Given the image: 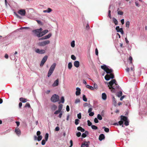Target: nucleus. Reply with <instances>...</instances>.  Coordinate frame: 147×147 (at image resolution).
I'll use <instances>...</instances> for the list:
<instances>
[{
	"instance_id": "nucleus-33",
	"label": "nucleus",
	"mask_w": 147,
	"mask_h": 147,
	"mask_svg": "<svg viewBox=\"0 0 147 147\" xmlns=\"http://www.w3.org/2000/svg\"><path fill=\"white\" fill-rule=\"evenodd\" d=\"M86 86L87 88H89L92 90H94V87L92 86L88 85Z\"/></svg>"
},
{
	"instance_id": "nucleus-27",
	"label": "nucleus",
	"mask_w": 147,
	"mask_h": 147,
	"mask_svg": "<svg viewBox=\"0 0 147 147\" xmlns=\"http://www.w3.org/2000/svg\"><path fill=\"white\" fill-rule=\"evenodd\" d=\"M102 128L104 129V130L106 132L108 133L109 132V129L105 127V126L102 127Z\"/></svg>"
},
{
	"instance_id": "nucleus-53",
	"label": "nucleus",
	"mask_w": 147,
	"mask_h": 147,
	"mask_svg": "<svg viewBox=\"0 0 147 147\" xmlns=\"http://www.w3.org/2000/svg\"><path fill=\"white\" fill-rule=\"evenodd\" d=\"M117 13L118 15H123V11H119Z\"/></svg>"
},
{
	"instance_id": "nucleus-3",
	"label": "nucleus",
	"mask_w": 147,
	"mask_h": 147,
	"mask_svg": "<svg viewBox=\"0 0 147 147\" xmlns=\"http://www.w3.org/2000/svg\"><path fill=\"white\" fill-rule=\"evenodd\" d=\"M56 64L53 63L51 66L47 74V77H49L53 74L56 66Z\"/></svg>"
},
{
	"instance_id": "nucleus-22",
	"label": "nucleus",
	"mask_w": 147,
	"mask_h": 147,
	"mask_svg": "<svg viewBox=\"0 0 147 147\" xmlns=\"http://www.w3.org/2000/svg\"><path fill=\"white\" fill-rule=\"evenodd\" d=\"M57 108V107L55 105H53L51 106V109L53 111H54Z\"/></svg>"
},
{
	"instance_id": "nucleus-28",
	"label": "nucleus",
	"mask_w": 147,
	"mask_h": 147,
	"mask_svg": "<svg viewBox=\"0 0 147 147\" xmlns=\"http://www.w3.org/2000/svg\"><path fill=\"white\" fill-rule=\"evenodd\" d=\"M97 118L100 120H102V119L101 115L100 114H98L97 116Z\"/></svg>"
},
{
	"instance_id": "nucleus-44",
	"label": "nucleus",
	"mask_w": 147,
	"mask_h": 147,
	"mask_svg": "<svg viewBox=\"0 0 147 147\" xmlns=\"http://www.w3.org/2000/svg\"><path fill=\"white\" fill-rule=\"evenodd\" d=\"M113 101L114 103V105L115 106H116L117 102H116V100L115 98V97L114 96H113Z\"/></svg>"
},
{
	"instance_id": "nucleus-11",
	"label": "nucleus",
	"mask_w": 147,
	"mask_h": 147,
	"mask_svg": "<svg viewBox=\"0 0 147 147\" xmlns=\"http://www.w3.org/2000/svg\"><path fill=\"white\" fill-rule=\"evenodd\" d=\"M48 32V30H45L43 31H42H42L40 32V36H38V37H42V36L47 33Z\"/></svg>"
},
{
	"instance_id": "nucleus-26",
	"label": "nucleus",
	"mask_w": 147,
	"mask_h": 147,
	"mask_svg": "<svg viewBox=\"0 0 147 147\" xmlns=\"http://www.w3.org/2000/svg\"><path fill=\"white\" fill-rule=\"evenodd\" d=\"M113 22L115 25L118 24V21L116 18H113Z\"/></svg>"
},
{
	"instance_id": "nucleus-37",
	"label": "nucleus",
	"mask_w": 147,
	"mask_h": 147,
	"mask_svg": "<svg viewBox=\"0 0 147 147\" xmlns=\"http://www.w3.org/2000/svg\"><path fill=\"white\" fill-rule=\"evenodd\" d=\"M71 47H75V41L74 40L72 41L71 43Z\"/></svg>"
},
{
	"instance_id": "nucleus-47",
	"label": "nucleus",
	"mask_w": 147,
	"mask_h": 147,
	"mask_svg": "<svg viewBox=\"0 0 147 147\" xmlns=\"http://www.w3.org/2000/svg\"><path fill=\"white\" fill-rule=\"evenodd\" d=\"M71 59L73 60H76V57L74 55H72L71 56Z\"/></svg>"
},
{
	"instance_id": "nucleus-36",
	"label": "nucleus",
	"mask_w": 147,
	"mask_h": 147,
	"mask_svg": "<svg viewBox=\"0 0 147 147\" xmlns=\"http://www.w3.org/2000/svg\"><path fill=\"white\" fill-rule=\"evenodd\" d=\"M94 130H96L98 129V127L94 125H92L91 127Z\"/></svg>"
},
{
	"instance_id": "nucleus-13",
	"label": "nucleus",
	"mask_w": 147,
	"mask_h": 147,
	"mask_svg": "<svg viewBox=\"0 0 147 147\" xmlns=\"http://www.w3.org/2000/svg\"><path fill=\"white\" fill-rule=\"evenodd\" d=\"M76 90V94L77 96L79 95L81 93V89L79 87H77Z\"/></svg>"
},
{
	"instance_id": "nucleus-19",
	"label": "nucleus",
	"mask_w": 147,
	"mask_h": 147,
	"mask_svg": "<svg viewBox=\"0 0 147 147\" xmlns=\"http://www.w3.org/2000/svg\"><path fill=\"white\" fill-rule=\"evenodd\" d=\"M74 65L75 67H78L80 66L79 62L78 61H75L74 63Z\"/></svg>"
},
{
	"instance_id": "nucleus-29",
	"label": "nucleus",
	"mask_w": 147,
	"mask_h": 147,
	"mask_svg": "<svg viewBox=\"0 0 147 147\" xmlns=\"http://www.w3.org/2000/svg\"><path fill=\"white\" fill-rule=\"evenodd\" d=\"M72 63L71 62H69V63L68 64V68L69 69H71V68L72 67Z\"/></svg>"
},
{
	"instance_id": "nucleus-9",
	"label": "nucleus",
	"mask_w": 147,
	"mask_h": 147,
	"mask_svg": "<svg viewBox=\"0 0 147 147\" xmlns=\"http://www.w3.org/2000/svg\"><path fill=\"white\" fill-rule=\"evenodd\" d=\"M18 13L22 16H24L26 14V11L24 9H21L18 11Z\"/></svg>"
},
{
	"instance_id": "nucleus-50",
	"label": "nucleus",
	"mask_w": 147,
	"mask_h": 147,
	"mask_svg": "<svg viewBox=\"0 0 147 147\" xmlns=\"http://www.w3.org/2000/svg\"><path fill=\"white\" fill-rule=\"evenodd\" d=\"M80 100L79 99H76L75 101V104H77L78 103H80Z\"/></svg>"
},
{
	"instance_id": "nucleus-8",
	"label": "nucleus",
	"mask_w": 147,
	"mask_h": 147,
	"mask_svg": "<svg viewBox=\"0 0 147 147\" xmlns=\"http://www.w3.org/2000/svg\"><path fill=\"white\" fill-rule=\"evenodd\" d=\"M47 58L48 56L47 55H45L44 57L41 62L40 65V67H42L43 65L45 62L46 61Z\"/></svg>"
},
{
	"instance_id": "nucleus-39",
	"label": "nucleus",
	"mask_w": 147,
	"mask_h": 147,
	"mask_svg": "<svg viewBox=\"0 0 147 147\" xmlns=\"http://www.w3.org/2000/svg\"><path fill=\"white\" fill-rule=\"evenodd\" d=\"M82 98L83 100L84 101L86 102L87 101V98L85 95H83Z\"/></svg>"
},
{
	"instance_id": "nucleus-49",
	"label": "nucleus",
	"mask_w": 147,
	"mask_h": 147,
	"mask_svg": "<svg viewBox=\"0 0 147 147\" xmlns=\"http://www.w3.org/2000/svg\"><path fill=\"white\" fill-rule=\"evenodd\" d=\"M111 11L110 10H109L108 15L110 19H111Z\"/></svg>"
},
{
	"instance_id": "nucleus-58",
	"label": "nucleus",
	"mask_w": 147,
	"mask_h": 147,
	"mask_svg": "<svg viewBox=\"0 0 147 147\" xmlns=\"http://www.w3.org/2000/svg\"><path fill=\"white\" fill-rule=\"evenodd\" d=\"M94 122L96 123H97L98 122V119L96 118H95L94 119Z\"/></svg>"
},
{
	"instance_id": "nucleus-30",
	"label": "nucleus",
	"mask_w": 147,
	"mask_h": 147,
	"mask_svg": "<svg viewBox=\"0 0 147 147\" xmlns=\"http://www.w3.org/2000/svg\"><path fill=\"white\" fill-rule=\"evenodd\" d=\"M122 94V92L121 91H120L119 92H118L117 94V96L119 97L121 96Z\"/></svg>"
},
{
	"instance_id": "nucleus-48",
	"label": "nucleus",
	"mask_w": 147,
	"mask_h": 147,
	"mask_svg": "<svg viewBox=\"0 0 147 147\" xmlns=\"http://www.w3.org/2000/svg\"><path fill=\"white\" fill-rule=\"evenodd\" d=\"M77 117L79 119H81V113H80L77 114Z\"/></svg>"
},
{
	"instance_id": "nucleus-54",
	"label": "nucleus",
	"mask_w": 147,
	"mask_h": 147,
	"mask_svg": "<svg viewBox=\"0 0 147 147\" xmlns=\"http://www.w3.org/2000/svg\"><path fill=\"white\" fill-rule=\"evenodd\" d=\"M129 60L130 61L129 62V64H131L132 63V57L131 56L129 57Z\"/></svg>"
},
{
	"instance_id": "nucleus-4",
	"label": "nucleus",
	"mask_w": 147,
	"mask_h": 147,
	"mask_svg": "<svg viewBox=\"0 0 147 147\" xmlns=\"http://www.w3.org/2000/svg\"><path fill=\"white\" fill-rule=\"evenodd\" d=\"M59 96L56 94L53 95L51 98V101L53 102H58L59 100Z\"/></svg>"
},
{
	"instance_id": "nucleus-7",
	"label": "nucleus",
	"mask_w": 147,
	"mask_h": 147,
	"mask_svg": "<svg viewBox=\"0 0 147 147\" xmlns=\"http://www.w3.org/2000/svg\"><path fill=\"white\" fill-rule=\"evenodd\" d=\"M49 40H46L43 41L39 42L38 43V45L40 46H43L49 44Z\"/></svg>"
},
{
	"instance_id": "nucleus-60",
	"label": "nucleus",
	"mask_w": 147,
	"mask_h": 147,
	"mask_svg": "<svg viewBox=\"0 0 147 147\" xmlns=\"http://www.w3.org/2000/svg\"><path fill=\"white\" fill-rule=\"evenodd\" d=\"M70 145L69 147H71L73 146V141L72 140H71L70 141Z\"/></svg>"
},
{
	"instance_id": "nucleus-63",
	"label": "nucleus",
	"mask_w": 147,
	"mask_h": 147,
	"mask_svg": "<svg viewBox=\"0 0 147 147\" xmlns=\"http://www.w3.org/2000/svg\"><path fill=\"white\" fill-rule=\"evenodd\" d=\"M41 132L39 131H38L36 133V135L38 136H40V134Z\"/></svg>"
},
{
	"instance_id": "nucleus-21",
	"label": "nucleus",
	"mask_w": 147,
	"mask_h": 147,
	"mask_svg": "<svg viewBox=\"0 0 147 147\" xmlns=\"http://www.w3.org/2000/svg\"><path fill=\"white\" fill-rule=\"evenodd\" d=\"M107 95L105 93H103L102 94V98L104 100H105L107 99Z\"/></svg>"
},
{
	"instance_id": "nucleus-1",
	"label": "nucleus",
	"mask_w": 147,
	"mask_h": 147,
	"mask_svg": "<svg viewBox=\"0 0 147 147\" xmlns=\"http://www.w3.org/2000/svg\"><path fill=\"white\" fill-rule=\"evenodd\" d=\"M108 85L109 88L113 92H116L117 89H119V87L115 79H113L109 82Z\"/></svg>"
},
{
	"instance_id": "nucleus-42",
	"label": "nucleus",
	"mask_w": 147,
	"mask_h": 147,
	"mask_svg": "<svg viewBox=\"0 0 147 147\" xmlns=\"http://www.w3.org/2000/svg\"><path fill=\"white\" fill-rule=\"evenodd\" d=\"M118 123H119V125H122V126L123 127V121H122L121 120V121H120L118 122Z\"/></svg>"
},
{
	"instance_id": "nucleus-56",
	"label": "nucleus",
	"mask_w": 147,
	"mask_h": 147,
	"mask_svg": "<svg viewBox=\"0 0 147 147\" xmlns=\"http://www.w3.org/2000/svg\"><path fill=\"white\" fill-rule=\"evenodd\" d=\"M60 112H61V111L59 110H57L54 112V114H56V115L57 114H58L59 113H60Z\"/></svg>"
},
{
	"instance_id": "nucleus-34",
	"label": "nucleus",
	"mask_w": 147,
	"mask_h": 147,
	"mask_svg": "<svg viewBox=\"0 0 147 147\" xmlns=\"http://www.w3.org/2000/svg\"><path fill=\"white\" fill-rule=\"evenodd\" d=\"M130 22L129 21H127L126 22V27L128 28L129 27Z\"/></svg>"
},
{
	"instance_id": "nucleus-25",
	"label": "nucleus",
	"mask_w": 147,
	"mask_h": 147,
	"mask_svg": "<svg viewBox=\"0 0 147 147\" xmlns=\"http://www.w3.org/2000/svg\"><path fill=\"white\" fill-rule=\"evenodd\" d=\"M20 101L22 102H25L27 101V100L26 99L24 98H20Z\"/></svg>"
},
{
	"instance_id": "nucleus-40",
	"label": "nucleus",
	"mask_w": 147,
	"mask_h": 147,
	"mask_svg": "<svg viewBox=\"0 0 147 147\" xmlns=\"http://www.w3.org/2000/svg\"><path fill=\"white\" fill-rule=\"evenodd\" d=\"M87 124L89 126H91V127L92 125V123L89 120H88L87 121Z\"/></svg>"
},
{
	"instance_id": "nucleus-10",
	"label": "nucleus",
	"mask_w": 147,
	"mask_h": 147,
	"mask_svg": "<svg viewBox=\"0 0 147 147\" xmlns=\"http://www.w3.org/2000/svg\"><path fill=\"white\" fill-rule=\"evenodd\" d=\"M36 52L39 54H43L45 53V51L43 49H37L35 51Z\"/></svg>"
},
{
	"instance_id": "nucleus-2",
	"label": "nucleus",
	"mask_w": 147,
	"mask_h": 147,
	"mask_svg": "<svg viewBox=\"0 0 147 147\" xmlns=\"http://www.w3.org/2000/svg\"><path fill=\"white\" fill-rule=\"evenodd\" d=\"M101 67L107 74H111L113 71V69L109 66L105 64L101 65Z\"/></svg>"
},
{
	"instance_id": "nucleus-31",
	"label": "nucleus",
	"mask_w": 147,
	"mask_h": 147,
	"mask_svg": "<svg viewBox=\"0 0 147 147\" xmlns=\"http://www.w3.org/2000/svg\"><path fill=\"white\" fill-rule=\"evenodd\" d=\"M125 103L126 106H127L128 107L130 106V103H129V101L128 100H127L126 101H125Z\"/></svg>"
},
{
	"instance_id": "nucleus-32",
	"label": "nucleus",
	"mask_w": 147,
	"mask_h": 147,
	"mask_svg": "<svg viewBox=\"0 0 147 147\" xmlns=\"http://www.w3.org/2000/svg\"><path fill=\"white\" fill-rule=\"evenodd\" d=\"M45 137L46 141H47L49 138V134L47 133H46L45 135Z\"/></svg>"
},
{
	"instance_id": "nucleus-14",
	"label": "nucleus",
	"mask_w": 147,
	"mask_h": 147,
	"mask_svg": "<svg viewBox=\"0 0 147 147\" xmlns=\"http://www.w3.org/2000/svg\"><path fill=\"white\" fill-rule=\"evenodd\" d=\"M105 138V136L104 134H101L99 136V140L101 141L102 140L104 139Z\"/></svg>"
},
{
	"instance_id": "nucleus-35",
	"label": "nucleus",
	"mask_w": 147,
	"mask_h": 147,
	"mask_svg": "<svg viewBox=\"0 0 147 147\" xmlns=\"http://www.w3.org/2000/svg\"><path fill=\"white\" fill-rule=\"evenodd\" d=\"M62 107H63L62 105L60 104V105H59V106H58L59 109H58V110H59V111H60L61 112V110L62 109Z\"/></svg>"
},
{
	"instance_id": "nucleus-55",
	"label": "nucleus",
	"mask_w": 147,
	"mask_h": 147,
	"mask_svg": "<svg viewBox=\"0 0 147 147\" xmlns=\"http://www.w3.org/2000/svg\"><path fill=\"white\" fill-rule=\"evenodd\" d=\"M14 13L15 15L18 18L21 19V17L18 14H17L16 12H14Z\"/></svg>"
},
{
	"instance_id": "nucleus-57",
	"label": "nucleus",
	"mask_w": 147,
	"mask_h": 147,
	"mask_svg": "<svg viewBox=\"0 0 147 147\" xmlns=\"http://www.w3.org/2000/svg\"><path fill=\"white\" fill-rule=\"evenodd\" d=\"M50 37H42L41 38H39V40H42L44 39H46L48 38H49Z\"/></svg>"
},
{
	"instance_id": "nucleus-51",
	"label": "nucleus",
	"mask_w": 147,
	"mask_h": 147,
	"mask_svg": "<svg viewBox=\"0 0 147 147\" xmlns=\"http://www.w3.org/2000/svg\"><path fill=\"white\" fill-rule=\"evenodd\" d=\"M89 113V115L90 116H92L94 115V112H90Z\"/></svg>"
},
{
	"instance_id": "nucleus-41",
	"label": "nucleus",
	"mask_w": 147,
	"mask_h": 147,
	"mask_svg": "<svg viewBox=\"0 0 147 147\" xmlns=\"http://www.w3.org/2000/svg\"><path fill=\"white\" fill-rule=\"evenodd\" d=\"M42 138V136H38L37 137V140L38 141H40Z\"/></svg>"
},
{
	"instance_id": "nucleus-16",
	"label": "nucleus",
	"mask_w": 147,
	"mask_h": 147,
	"mask_svg": "<svg viewBox=\"0 0 147 147\" xmlns=\"http://www.w3.org/2000/svg\"><path fill=\"white\" fill-rule=\"evenodd\" d=\"M20 30H22V31H25L28 30V27H22L17 29L16 31H17Z\"/></svg>"
},
{
	"instance_id": "nucleus-43",
	"label": "nucleus",
	"mask_w": 147,
	"mask_h": 147,
	"mask_svg": "<svg viewBox=\"0 0 147 147\" xmlns=\"http://www.w3.org/2000/svg\"><path fill=\"white\" fill-rule=\"evenodd\" d=\"M79 119H76L75 120V124L76 125H78L79 123Z\"/></svg>"
},
{
	"instance_id": "nucleus-45",
	"label": "nucleus",
	"mask_w": 147,
	"mask_h": 147,
	"mask_svg": "<svg viewBox=\"0 0 147 147\" xmlns=\"http://www.w3.org/2000/svg\"><path fill=\"white\" fill-rule=\"evenodd\" d=\"M124 124L126 126H127L129 125V122L128 120L125 121Z\"/></svg>"
},
{
	"instance_id": "nucleus-12",
	"label": "nucleus",
	"mask_w": 147,
	"mask_h": 147,
	"mask_svg": "<svg viewBox=\"0 0 147 147\" xmlns=\"http://www.w3.org/2000/svg\"><path fill=\"white\" fill-rule=\"evenodd\" d=\"M116 29L118 32H120L122 34H123V31L122 28H119V26H117L116 28Z\"/></svg>"
},
{
	"instance_id": "nucleus-5",
	"label": "nucleus",
	"mask_w": 147,
	"mask_h": 147,
	"mask_svg": "<svg viewBox=\"0 0 147 147\" xmlns=\"http://www.w3.org/2000/svg\"><path fill=\"white\" fill-rule=\"evenodd\" d=\"M109 74L110 75L107 74L105 76V79L107 81H108L111 79H113L114 78V75L113 73H111Z\"/></svg>"
},
{
	"instance_id": "nucleus-46",
	"label": "nucleus",
	"mask_w": 147,
	"mask_h": 147,
	"mask_svg": "<svg viewBox=\"0 0 147 147\" xmlns=\"http://www.w3.org/2000/svg\"><path fill=\"white\" fill-rule=\"evenodd\" d=\"M47 141H46L44 139H43L42 140V142H41V144L42 145H44L45 144L46 142Z\"/></svg>"
},
{
	"instance_id": "nucleus-23",
	"label": "nucleus",
	"mask_w": 147,
	"mask_h": 147,
	"mask_svg": "<svg viewBox=\"0 0 147 147\" xmlns=\"http://www.w3.org/2000/svg\"><path fill=\"white\" fill-rule=\"evenodd\" d=\"M77 129L79 131H80L82 132H84L85 131V129L80 126L78 127L77 128Z\"/></svg>"
},
{
	"instance_id": "nucleus-24",
	"label": "nucleus",
	"mask_w": 147,
	"mask_h": 147,
	"mask_svg": "<svg viewBox=\"0 0 147 147\" xmlns=\"http://www.w3.org/2000/svg\"><path fill=\"white\" fill-rule=\"evenodd\" d=\"M65 99L64 97L63 96H62L61 98V100L59 102V104H60L61 103H63L64 102Z\"/></svg>"
},
{
	"instance_id": "nucleus-18",
	"label": "nucleus",
	"mask_w": 147,
	"mask_h": 147,
	"mask_svg": "<svg viewBox=\"0 0 147 147\" xmlns=\"http://www.w3.org/2000/svg\"><path fill=\"white\" fill-rule=\"evenodd\" d=\"M88 134V132L87 131H86L84 133H83L82 134L81 136L82 138H85L87 136Z\"/></svg>"
},
{
	"instance_id": "nucleus-62",
	"label": "nucleus",
	"mask_w": 147,
	"mask_h": 147,
	"mask_svg": "<svg viewBox=\"0 0 147 147\" xmlns=\"http://www.w3.org/2000/svg\"><path fill=\"white\" fill-rule=\"evenodd\" d=\"M94 88L96 89L98 88L97 85L96 84H94L93 85Z\"/></svg>"
},
{
	"instance_id": "nucleus-61",
	"label": "nucleus",
	"mask_w": 147,
	"mask_h": 147,
	"mask_svg": "<svg viewBox=\"0 0 147 147\" xmlns=\"http://www.w3.org/2000/svg\"><path fill=\"white\" fill-rule=\"evenodd\" d=\"M48 11V13H49L52 11V9L50 8H48L47 10Z\"/></svg>"
},
{
	"instance_id": "nucleus-20",
	"label": "nucleus",
	"mask_w": 147,
	"mask_h": 147,
	"mask_svg": "<svg viewBox=\"0 0 147 147\" xmlns=\"http://www.w3.org/2000/svg\"><path fill=\"white\" fill-rule=\"evenodd\" d=\"M121 120L122 121H125L127 120H128V118L126 116L123 115H121Z\"/></svg>"
},
{
	"instance_id": "nucleus-64",
	"label": "nucleus",
	"mask_w": 147,
	"mask_h": 147,
	"mask_svg": "<svg viewBox=\"0 0 147 147\" xmlns=\"http://www.w3.org/2000/svg\"><path fill=\"white\" fill-rule=\"evenodd\" d=\"M36 21L38 23L40 24H42V22L40 20H36Z\"/></svg>"
},
{
	"instance_id": "nucleus-52",
	"label": "nucleus",
	"mask_w": 147,
	"mask_h": 147,
	"mask_svg": "<svg viewBox=\"0 0 147 147\" xmlns=\"http://www.w3.org/2000/svg\"><path fill=\"white\" fill-rule=\"evenodd\" d=\"M81 134L80 132H78L76 134V135L78 137L81 136Z\"/></svg>"
},
{
	"instance_id": "nucleus-15",
	"label": "nucleus",
	"mask_w": 147,
	"mask_h": 147,
	"mask_svg": "<svg viewBox=\"0 0 147 147\" xmlns=\"http://www.w3.org/2000/svg\"><path fill=\"white\" fill-rule=\"evenodd\" d=\"M15 132L16 134L18 136H19L21 134V132L20 130L18 127L16 128Z\"/></svg>"
},
{
	"instance_id": "nucleus-17",
	"label": "nucleus",
	"mask_w": 147,
	"mask_h": 147,
	"mask_svg": "<svg viewBox=\"0 0 147 147\" xmlns=\"http://www.w3.org/2000/svg\"><path fill=\"white\" fill-rule=\"evenodd\" d=\"M59 84L58 79L56 80L52 84V86L53 87H55L57 86Z\"/></svg>"
},
{
	"instance_id": "nucleus-6",
	"label": "nucleus",
	"mask_w": 147,
	"mask_h": 147,
	"mask_svg": "<svg viewBox=\"0 0 147 147\" xmlns=\"http://www.w3.org/2000/svg\"><path fill=\"white\" fill-rule=\"evenodd\" d=\"M42 28H40L39 29H36L32 31V32L34 33L36 35L37 37L40 36V32L42 31Z\"/></svg>"
},
{
	"instance_id": "nucleus-59",
	"label": "nucleus",
	"mask_w": 147,
	"mask_h": 147,
	"mask_svg": "<svg viewBox=\"0 0 147 147\" xmlns=\"http://www.w3.org/2000/svg\"><path fill=\"white\" fill-rule=\"evenodd\" d=\"M66 110L68 112L69 111V105H67L66 107Z\"/></svg>"
},
{
	"instance_id": "nucleus-38",
	"label": "nucleus",
	"mask_w": 147,
	"mask_h": 147,
	"mask_svg": "<svg viewBox=\"0 0 147 147\" xmlns=\"http://www.w3.org/2000/svg\"><path fill=\"white\" fill-rule=\"evenodd\" d=\"M90 143L89 141L85 142V143H84V145L86 146V147H88L89 146V144L88 143Z\"/></svg>"
}]
</instances>
